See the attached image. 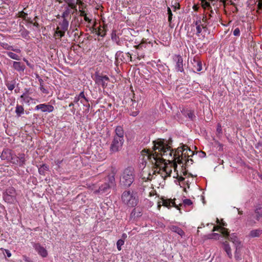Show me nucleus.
<instances>
[{
  "mask_svg": "<svg viewBox=\"0 0 262 262\" xmlns=\"http://www.w3.org/2000/svg\"><path fill=\"white\" fill-rule=\"evenodd\" d=\"M6 54L11 59L16 60H20L19 56L14 53H13L12 52H7Z\"/></svg>",
  "mask_w": 262,
  "mask_h": 262,
  "instance_id": "30",
  "label": "nucleus"
},
{
  "mask_svg": "<svg viewBox=\"0 0 262 262\" xmlns=\"http://www.w3.org/2000/svg\"><path fill=\"white\" fill-rule=\"evenodd\" d=\"M206 18L203 17L202 21L200 19L196 20L194 22L196 26V35L198 36H200L201 33L202 32V29H205L206 28V25L205 24Z\"/></svg>",
  "mask_w": 262,
  "mask_h": 262,
  "instance_id": "11",
  "label": "nucleus"
},
{
  "mask_svg": "<svg viewBox=\"0 0 262 262\" xmlns=\"http://www.w3.org/2000/svg\"><path fill=\"white\" fill-rule=\"evenodd\" d=\"M36 110H40L42 112L50 113L53 111L54 107L52 105L47 104H40L35 106Z\"/></svg>",
  "mask_w": 262,
  "mask_h": 262,
  "instance_id": "13",
  "label": "nucleus"
},
{
  "mask_svg": "<svg viewBox=\"0 0 262 262\" xmlns=\"http://www.w3.org/2000/svg\"><path fill=\"white\" fill-rule=\"evenodd\" d=\"M155 150L158 151H163L162 152L169 161H177L178 163H183L184 157L189 158L194 154L186 145H183L179 147L177 149L173 150L167 141L164 139H158L156 144Z\"/></svg>",
  "mask_w": 262,
  "mask_h": 262,
  "instance_id": "2",
  "label": "nucleus"
},
{
  "mask_svg": "<svg viewBox=\"0 0 262 262\" xmlns=\"http://www.w3.org/2000/svg\"><path fill=\"white\" fill-rule=\"evenodd\" d=\"M3 48L9 50L13 51L16 53H20L21 50L18 48H14L12 46H10L8 44H4Z\"/></svg>",
  "mask_w": 262,
  "mask_h": 262,
  "instance_id": "27",
  "label": "nucleus"
},
{
  "mask_svg": "<svg viewBox=\"0 0 262 262\" xmlns=\"http://www.w3.org/2000/svg\"><path fill=\"white\" fill-rule=\"evenodd\" d=\"M171 204H172V205L174 206L176 208H178V207L177 206L175 202H170L169 201L166 200H163V205L166 207L171 206Z\"/></svg>",
  "mask_w": 262,
  "mask_h": 262,
  "instance_id": "35",
  "label": "nucleus"
},
{
  "mask_svg": "<svg viewBox=\"0 0 262 262\" xmlns=\"http://www.w3.org/2000/svg\"><path fill=\"white\" fill-rule=\"evenodd\" d=\"M202 156L206 155V154L204 152H202Z\"/></svg>",
  "mask_w": 262,
  "mask_h": 262,
  "instance_id": "61",
  "label": "nucleus"
},
{
  "mask_svg": "<svg viewBox=\"0 0 262 262\" xmlns=\"http://www.w3.org/2000/svg\"><path fill=\"white\" fill-rule=\"evenodd\" d=\"M115 135L110 146V151L112 153L120 151L122 147L124 139V130L121 126H117L115 130Z\"/></svg>",
  "mask_w": 262,
  "mask_h": 262,
  "instance_id": "3",
  "label": "nucleus"
},
{
  "mask_svg": "<svg viewBox=\"0 0 262 262\" xmlns=\"http://www.w3.org/2000/svg\"><path fill=\"white\" fill-rule=\"evenodd\" d=\"M223 248L226 252L228 257L231 259L232 258L231 249L229 243L227 241L223 243Z\"/></svg>",
  "mask_w": 262,
  "mask_h": 262,
  "instance_id": "16",
  "label": "nucleus"
},
{
  "mask_svg": "<svg viewBox=\"0 0 262 262\" xmlns=\"http://www.w3.org/2000/svg\"><path fill=\"white\" fill-rule=\"evenodd\" d=\"M237 209L238 210V209ZM238 214H242L243 213L242 211H239V210H238Z\"/></svg>",
  "mask_w": 262,
  "mask_h": 262,
  "instance_id": "60",
  "label": "nucleus"
},
{
  "mask_svg": "<svg viewBox=\"0 0 262 262\" xmlns=\"http://www.w3.org/2000/svg\"><path fill=\"white\" fill-rule=\"evenodd\" d=\"M21 28L19 30V32L21 34V35L23 37L25 38H27L29 35V32L25 29L23 26H20Z\"/></svg>",
  "mask_w": 262,
  "mask_h": 262,
  "instance_id": "29",
  "label": "nucleus"
},
{
  "mask_svg": "<svg viewBox=\"0 0 262 262\" xmlns=\"http://www.w3.org/2000/svg\"><path fill=\"white\" fill-rule=\"evenodd\" d=\"M167 12H168V21L169 23H171V19H172V14L171 10H170V9L169 8H168Z\"/></svg>",
  "mask_w": 262,
  "mask_h": 262,
  "instance_id": "40",
  "label": "nucleus"
},
{
  "mask_svg": "<svg viewBox=\"0 0 262 262\" xmlns=\"http://www.w3.org/2000/svg\"><path fill=\"white\" fill-rule=\"evenodd\" d=\"M143 47H145L143 43H141L136 47L137 49H142Z\"/></svg>",
  "mask_w": 262,
  "mask_h": 262,
  "instance_id": "48",
  "label": "nucleus"
},
{
  "mask_svg": "<svg viewBox=\"0 0 262 262\" xmlns=\"http://www.w3.org/2000/svg\"><path fill=\"white\" fill-rule=\"evenodd\" d=\"M97 34L102 37L104 36L105 35V31L104 29H101V28H99L98 30Z\"/></svg>",
  "mask_w": 262,
  "mask_h": 262,
  "instance_id": "38",
  "label": "nucleus"
},
{
  "mask_svg": "<svg viewBox=\"0 0 262 262\" xmlns=\"http://www.w3.org/2000/svg\"><path fill=\"white\" fill-rule=\"evenodd\" d=\"M216 222L217 223H219V220L218 219H216Z\"/></svg>",
  "mask_w": 262,
  "mask_h": 262,
  "instance_id": "63",
  "label": "nucleus"
},
{
  "mask_svg": "<svg viewBox=\"0 0 262 262\" xmlns=\"http://www.w3.org/2000/svg\"><path fill=\"white\" fill-rule=\"evenodd\" d=\"M187 116H188V118L191 120H193L195 118V115H194V113L191 111H189L187 113Z\"/></svg>",
  "mask_w": 262,
  "mask_h": 262,
  "instance_id": "42",
  "label": "nucleus"
},
{
  "mask_svg": "<svg viewBox=\"0 0 262 262\" xmlns=\"http://www.w3.org/2000/svg\"><path fill=\"white\" fill-rule=\"evenodd\" d=\"M135 104H136V105H137V104L135 102L133 103L132 107L130 108L131 112L130 113V115L134 117L137 116L139 114V111L137 108H136L135 111H132V108H134L135 107V106H134Z\"/></svg>",
  "mask_w": 262,
  "mask_h": 262,
  "instance_id": "32",
  "label": "nucleus"
},
{
  "mask_svg": "<svg viewBox=\"0 0 262 262\" xmlns=\"http://www.w3.org/2000/svg\"><path fill=\"white\" fill-rule=\"evenodd\" d=\"M24 60L26 62L28 66H29L30 67H32L31 66L30 63L29 62V61H28L27 60H26V59H24Z\"/></svg>",
  "mask_w": 262,
  "mask_h": 262,
  "instance_id": "57",
  "label": "nucleus"
},
{
  "mask_svg": "<svg viewBox=\"0 0 262 262\" xmlns=\"http://www.w3.org/2000/svg\"><path fill=\"white\" fill-rule=\"evenodd\" d=\"M85 99V95L83 91L80 93L78 95L76 96L74 99V102L79 106L78 102L80 101L81 99Z\"/></svg>",
  "mask_w": 262,
  "mask_h": 262,
  "instance_id": "21",
  "label": "nucleus"
},
{
  "mask_svg": "<svg viewBox=\"0 0 262 262\" xmlns=\"http://www.w3.org/2000/svg\"><path fill=\"white\" fill-rule=\"evenodd\" d=\"M170 228L172 232L177 233L182 237L185 234L184 232L180 228L177 226H172Z\"/></svg>",
  "mask_w": 262,
  "mask_h": 262,
  "instance_id": "20",
  "label": "nucleus"
},
{
  "mask_svg": "<svg viewBox=\"0 0 262 262\" xmlns=\"http://www.w3.org/2000/svg\"><path fill=\"white\" fill-rule=\"evenodd\" d=\"M109 80L108 77L105 76L97 75L96 76V82L98 84L102 85L103 88H105L107 86V81Z\"/></svg>",
  "mask_w": 262,
  "mask_h": 262,
  "instance_id": "14",
  "label": "nucleus"
},
{
  "mask_svg": "<svg viewBox=\"0 0 262 262\" xmlns=\"http://www.w3.org/2000/svg\"><path fill=\"white\" fill-rule=\"evenodd\" d=\"M73 12H72V10H71V8H69V7H66L65 8L64 11L63 12L62 14V17L66 19L67 17H68L71 13H73Z\"/></svg>",
  "mask_w": 262,
  "mask_h": 262,
  "instance_id": "26",
  "label": "nucleus"
},
{
  "mask_svg": "<svg viewBox=\"0 0 262 262\" xmlns=\"http://www.w3.org/2000/svg\"><path fill=\"white\" fill-rule=\"evenodd\" d=\"M84 19L85 21H88L89 23H91L92 20L91 19L87 17L86 15H84Z\"/></svg>",
  "mask_w": 262,
  "mask_h": 262,
  "instance_id": "51",
  "label": "nucleus"
},
{
  "mask_svg": "<svg viewBox=\"0 0 262 262\" xmlns=\"http://www.w3.org/2000/svg\"><path fill=\"white\" fill-rule=\"evenodd\" d=\"M261 234L262 230L260 229H257L251 230L249 234V236L250 237L254 238L259 237Z\"/></svg>",
  "mask_w": 262,
  "mask_h": 262,
  "instance_id": "19",
  "label": "nucleus"
},
{
  "mask_svg": "<svg viewBox=\"0 0 262 262\" xmlns=\"http://www.w3.org/2000/svg\"><path fill=\"white\" fill-rule=\"evenodd\" d=\"M15 113L17 116L19 117L24 113V109L23 106L17 105L16 106Z\"/></svg>",
  "mask_w": 262,
  "mask_h": 262,
  "instance_id": "28",
  "label": "nucleus"
},
{
  "mask_svg": "<svg viewBox=\"0 0 262 262\" xmlns=\"http://www.w3.org/2000/svg\"><path fill=\"white\" fill-rule=\"evenodd\" d=\"M222 226H216V227H223V228H224V226H226V223H222ZM214 227H215V226H214L213 227V229H214Z\"/></svg>",
  "mask_w": 262,
  "mask_h": 262,
  "instance_id": "56",
  "label": "nucleus"
},
{
  "mask_svg": "<svg viewBox=\"0 0 262 262\" xmlns=\"http://www.w3.org/2000/svg\"><path fill=\"white\" fill-rule=\"evenodd\" d=\"M1 158L2 159H6L8 160H11L12 163L20 166L25 164L26 161L24 154H21L18 157L16 156H13L9 150H4L2 153Z\"/></svg>",
  "mask_w": 262,
  "mask_h": 262,
  "instance_id": "6",
  "label": "nucleus"
},
{
  "mask_svg": "<svg viewBox=\"0 0 262 262\" xmlns=\"http://www.w3.org/2000/svg\"><path fill=\"white\" fill-rule=\"evenodd\" d=\"M124 244V241L123 239H119L117 242V247L118 250H121V246Z\"/></svg>",
  "mask_w": 262,
  "mask_h": 262,
  "instance_id": "37",
  "label": "nucleus"
},
{
  "mask_svg": "<svg viewBox=\"0 0 262 262\" xmlns=\"http://www.w3.org/2000/svg\"><path fill=\"white\" fill-rule=\"evenodd\" d=\"M25 260L27 262H31L30 260L28 258H25Z\"/></svg>",
  "mask_w": 262,
  "mask_h": 262,
  "instance_id": "58",
  "label": "nucleus"
},
{
  "mask_svg": "<svg viewBox=\"0 0 262 262\" xmlns=\"http://www.w3.org/2000/svg\"><path fill=\"white\" fill-rule=\"evenodd\" d=\"M105 182L101 186L99 187V189L96 191V192H99L101 193L107 192L110 189L115 185V177L113 174H110L106 178Z\"/></svg>",
  "mask_w": 262,
  "mask_h": 262,
  "instance_id": "7",
  "label": "nucleus"
},
{
  "mask_svg": "<svg viewBox=\"0 0 262 262\" xmlns=\"http://www.w3.org/2000/svg\"><path fill=\"white\" fill-rule=\"evenodd\" d=\"M258 8L259 9H262V3H258L257 5Z\"/></svg>",
  "mask_w": 262,
  "mask_h": 262,
  "instance_id": "54",
  "label": "nucleus"
},
{
  "mask_svg": "<svg viewBox=\"0 0 262 262\" xmlns=\"http://www.w3.org/2000/svg\"><path fill=\"white\" fill-rule=\"evenodd\" d=\"M74 104H75L74 101L73 102H71L69 104V107H73V108L71 110V112L74 114L76 111V109L74 107Z\"/></svg>",
  "mask_w": 262,
  "mask_h": 262,
  "instance_id": "47",
  "label": "nucleus"
},
{
  "mask_svg": "<svg viewBox=\"0 0 262 262\" xmlns=\"http://www.w3.org/2000/svg\"><path fill=\"white\" fill-rule=\"evenodd\" d=\"M157 141H153V151L150 152L149 150L143 149L142 151V154L143 156V160L145 161V165L146 164V160H148L151 163L152 165L156 166V168H159V170L158 173L160 174L161 177L165 178L170 176L172 172V167L174 170L177 167V161H169L167 158L163 155V151L158 152V150H155L156 144Z\"/></svg>",
  "mask_w": 262,
  "mask_h": 262,
  "instance_id": "1",
  "label": "nucleus"
},
{
  "mask_svg": "<svg viewBox=\"0 0 262 262\" xmlns=\"http://www.w3.org/2000/svg\"><path fill=\"white\" fill-rule=\"evenodd\" d=\"M6 254H7V256L8 257H11V252H10V251H9L8 250H6Z\"/></svg>",
  "mask_w": 262,
  "mask_h": 262,
  "instance_id": "52",
  "label": "nucleus"
},
{
  "mask_svg": "<svg viewBox=\"0 0 262 262\" xmlns=\"http://www.w3.org/2000/svg\"><path fill=\"white\" fill-rule=\"evenodd\" d=\"M135 179L134 169L132 167L126 168L124 170L120 177V184L124 187H129Z\"/></svg>",
  "mask_w": 262,
  "mask_h": 262,
  "instance_id": "5",
  "label": "nucleus"
},
{
  "mask_svg": "<svg viewBox=\"0 0 262 262\" xmlns=\"http://www.w3.org/2000/svg\"><path fill=\"white\" fill-rule=\"evenodd\" d=\"M212 231H219L220 233H221V234L224 237H225L226 238H227L230 242H231L233 244V245L236 243H237L239 241H240L238 238L236 236V235L234 233L231 234L230 235H229V233L228 231V229L225 228L214 227Z\"/></svg>",
  "mask_w": 262,
  "mask_h": 262,
  "instance_id": "8",
  "label": "nucleus"
},
{
  "mask_svg": "<svg viewBox=\"0 0 262 262\" xmlns=\"http://www.w3.org/2000/svg\"><path fill=\"white\" fill-rule=\"evenodd\" d=\"M192 64H193V68L196 71L200 72L202 70V62L200 60L196 59L195 58H194L193 59Z\"/></svg>",
  "mask_w": 262,
  "mask_h": 262,
  "instance_id": "18",
  "label": "nucleus"
},
{
  "mask_svg": "<svg viewBox=\"0 0 262 262\" xmlns=\"http://www.w3.org/2000/svg\"><path fill=\"white\" fill-rule=\"evenodd\" d=\"M173 59L176 64L175 66V69L178 72H184V64L182 57L180 55H175Z\"/></svg>",
  "mask_w": 262,
  "mask_h": 262,
  "instance_id": "12",
  "label": "nucleus"
},
{
  "mask_svg": "<svg viewBox=\"0 0 262 262\" xmlns=\"http://www.w3.org/2000/svg\"><path fill=\"white\" fill-rule=\"evenodd\" d=\"M49 170V166L46 164H42L38 168V172L40 174L45 175L46 171Z\"/></svg>",
  "mask_w": 262,
  "mask_h": 262,
  "instance_id": "25",
  "label": "nucleus"
},
{
  "mask_svg": "<svg viewBox=\"0 0 262 262\" xmlns=\"http://www.w3.org/2000/svg\"><path fill=\"white\" fill-rule=\"evenodd\" d=\"M202 3H203V6H204V7H208L210 6V3L208 2H202Z\"/></svg>",
  "mask_w": 262,
  "mask_h": 262,
  "instance_id": "49",
  "label": "nucleus"
},
{
  "mask_svg": "<svg viewBox=\"0 0 262 262\" xmlns=\"http://www.w3.org/2000/svg\"><path fill=\"white\" fill-rule=\"evenodd\" d=\"M235 250H241L243 247V245L241 241H239L237 243H236L234 244Z\"/></svg>",
  "mask_w": 262,
  "mask_h": 262,
  "instance_id": "39",
  "label": "nucleus"
},
{
  "mask_svg": "<svg viewBox=\"0 0 262 262\" xmlns=\"http://www.w3.org/2000/svg\"><path fill=\"white\" fill-rule=\"evenodd\" d=\"M233 34L235 36H239L240 35V30L238 28H236L233 32Z\"/></svg>",
  "mask_w": 262,
  "mask_h": 262,
  "instance_id": "44",
  "label": "nucleus"
},
{
  "mask_svg": "<svg viewBox=\"0 0 262 262\" xmlns=\"http://www.w3.org/2000/svg\"><path fill=\"white\" fill-rule=\"evenodd\" d=\"M172 8H173V10L176 11L177 9H180V5L179 4H177L176 5L173 6Z\"/></svg>",
  "mask_w": 262,
  "mask_h": 262,
  "instance_id": "50",
  "label": "nucleus"
},
{
  "mask_svg": "<svg viewBox=\"0 0 262 262\" xmlns=\"http://www.w3.org/2000/svg\"><path fill=\"white\" fill-rule=\"evenodd\" d=\"M80 103H82L84 106H88V107H90V104H88V105H87L86 104V103L88 102V99L85 97V99H81L80 100Z\"/></svg>",
  "mask_w": 262,
  "mask_h": 262,
  "instance_id": "41",
  "label": "nucleus"
},
{
  "mask_svg": "<svg viewBox=\"0 0 262 262\" xmlns=\"http://www.w3.org/2000/svg\"><path fill=\"white\" fill-rule=\"evenodd\" d=\"M202 156L206 155V154L204 152H202Z\"/></svg>",
  "mask_w": 262,
  "mask_h": 262,
  "instance_id": "62",
  "label": "nucleus"
},
{
  "mask_svg": "<svg viewBox=\"0 0 262 262\" xmlns=\"http://www.w3.org/2000/svg\"><path fill=\"white\" fill-rule=\"evenodd\" d=\"M35 250L37 253L43 257H46L48 255V252L46 249L41 246L39 244H35L33 246Z\"/></svg>",
  "mask_w": 262,
  "mask_h": 262,
  "instance_id": "15",
  "label": "nucleus"
},
{
  "mask_svg": "<svg viewBox=\"0 0 262 262\" xmlns=\"http://www.w3.org/2000/svg\"><path fill=\"white\" fill-rule=\"evenodd\" d=\"M184 191H185V192L186 191V188H185L184 189Z\"/></svg>",
  "mask_w": 262,
  "mask_h": 262,
  "instance_id": "64",
  "label": "nucleus"
},
{
  "mask_svg": "<svg viewBox=\"0 0 262 262\" xmlns=\"http://www.w3.org/2000/svg\"><path fill=\"white\" fill-rule=\"evenodd\" d=\"M20 98L27 103H29L30 100H32V99L28 96L26 93H23V95L20 96Z\"/></svg>",
  "mask_w": 262,
  "mask_h": 262,
  "instance_id": "33",
  "label": "nucleus"
},
{
  "mask_svg": "<svg viewBox=\"0 0 262 262\" xmlns=\"http://www.w3.org/2000/svg\"><path fill=\"white\" fill-rule=\"evenodd\" d=\"M156 172L155 170L153 172L152 170L150 169L149 166H144L141 172L142 179L146 181L147 180H151L152 179L153 174Z\"/></svg>",
  "mask_w": 262,
  "mask_h": 262,
  "instance_id": "10",
  "label": "nucleus"
},
{
  "mask_svg": "<svg viewBox=\"0 0 262 262\" xmlns=\"http://www.w3.org/2000/svg\"><path fill=\"white\" fill-rule=\"evenodd\" d=\"M80 11V16H82L84 17V15H86V14L85 13L84 11Z\"/></svg>",
  "mask_w": 262,
  "mask_h": 262,
  "instance_id": "55",
  "label": "nucleus"
},
{
  "mask_svg": "<svg viewBox=\"0 0 262 262\" xmlns=\"http://www.w3.org/2000/svg\"><path fill=\"white\" fill-rule=\"evenodd\" d=\"M184 180V178L181 177L180 178H179V181H183Z\"/></svg>",
  "mask_w": 262,
  "mask_h": 262,
  "instance_id": "59",
  "label": "nucleus"
},
{
  "mask_svg": "<svg viewBox=\"0 0 262 262\" xmlns=\"http://www.w3.org/2000/svg\"><path fill=\"white\" fill-rule=\"evenodd\" d=\"M221 131H222V128H221V125H218L217 128V132L219 133H220L221 132Z\"/></svg>",
  "mask_w": 262,
  "mask_h": 262,
  "instance_id": "53",
  "label": "nucleus"
},
{
  "mask_svg": "<svg viewBox=\"0 0 262 262\" xmlns=\"http://www.w3.org/2000/svg\"><path fill=\"white\" fill-rule=\"evenodd\" d=\"M13 67L15 70L19 72H24L25 69V66L20 62L13 61Z\"/></svg>",
  "mask_w": 262,
  "mask_h": 262,
  "instance_id": "17",
  "label": "nucleus"
},
{
  "mask_svg": "<svg viewBox=\"0 0 262 262\" xmlns=\"http://www.w3.org/2000/svg\"><path fill=\"white\" fill-rule=\"evenodd\" d=\"M220 236V234L216 233L209 234L207 235L208 238L215 239H219Z\"/></svg>",
  "mask_w": 262,
  "mask_h": 262,
  "instance_id": "34",
  "label": "nucleus"
},
{
  "mask_svg": "<svg viewBox=\"0 0 262 262\" xmlns=\"http://www.w3.org/2000/svg\"><path fill=\"white\" fill-rule=\"evenodd\" d=\"M183 203L185 205L189 206L192 204V202L190 199H186L183 201Z\"/></svg>",
  "mask_w": 262,
  "mask_h": 262,
  "instance_id": "43",
  "label": "nucleus"
},
{
  "mask_svg": "<svg viewBox=\"0 0 262 262\" xmlns=\"http://www.w3.org/2000/svg\"><path fill=\"white\" fill-rule=\"evenodd\" d=\"M18 17L23 18L25 20H26L27 22H29L30 23H32V20H31V19L28 18V14L24 12L23 11L18 12Z\"/></svg>",
  "mask_w": 262,
  "mask_h": 262,
  "instance_id": "24",
  "label": "nucleus"
},
{
  "mask_svg": "<svg viewBox=\"0 0 262 262\" xmlns=\"http://www.w3.org/2000/svg\"><path fill=\"white\" fill-rule=\"evenodd\" d=\"M69 22L67 19L63 18V20L59 23V26L57 27L54 34V36L58 38H61L64 35L65 32L68 30Z\"/></svg>",
  "mask_w": 262,
  "mask_h": 262,
  "instance_id": "9",
  "label": "nucleus"
},
{
  "mask_svg": "<svg viewBox=\"0 0 262 262\" xmlns=\"http://www.w3.org/2000/svg\"><path fill=\"white\" fill-rule=\"evenodd\" d=\"M67 7H69V8H71V10L72 9H75V10H77L76 9V5L74 3H69L68 6Z\"/></svg>",
  "mask_w": 262,
  "mask_h": 262,
  "instance_id": "46",
  "label": "nucleus"
},
{
  "mask_svg": "<svg viewBox=\"0 0 262 262\" xmlns=\"http://www.w3.org/2000/svg\"><path fill=\"white\" fill-rule=\"evenodd\" d=\"M192 162H193V161L191 159H189V158H187V157L185 158L184 157V159H183V163H179V164H185V166L187 167V166H188L190 165L191 164H192Z\"/></svg>",
  "mask_w": 262,
  "mask_h": 262,
  "instance_id": "31",
  "label": "nucleus"
},
{
  "mask_svg": "<svg viewBox=\"0 0 262 262\" xmlns=\"http://www.w3.org/2000/svg\"><path fill=\"white\" fill-rule=\"evenodd\" d=\"M241 250H235L234 252V257L236 260H239L242 259L241 257Z\"/></svg>",
  "mask_w": 262,
  "mask_h": 262,
  "instance_id": "36",
  "label": "nucleus"
},
{
  "mask_svg": "<svg viewBox=\"0 0 262 262\" xmlns=\"http://www.w3.org/2000/svg\"><path fill=\"white\" fill-rule=\"evenodd\" d=\"M255 214L257 221H259L262 218V205L256 209Z\"/></svg>",
  "mask_w": 262,
  "mask_h": 262,
  "instance_id": "23",
  "label": "nucleus"
},
{
  "mask_svg": "<svg viewBox=\"0 0 262 262\" xmlns=\"http://www.w3.org/2000/svg\"><path fill=\"white\" fill-rule=\"evenodd\" d=\"M121 200L124 204L128 207H135L138 202L136 193L133 191H124L121 195Z\"/></svg>",
  "mask_w": 262,
  "mask_h": 262,
  "instance_id": "4",
  "label": "nucleus"
},
{
  "mask_svg": "<svg viewBox=\"0 0 262 262\" xmlns=\"http://www.w3.org/2000/svg\"><path fill=\"white\" fill-rule=\"evenodd\" d=\"M36 78H37L38 79V81L39 82V85H40L39 89H40V91L43 93L47 94L48 93L47 90L46 89H45L43 87V80L41 78H40L38 74L36 75Z\"/></svg>",
  "mask_w": 262,
  "mask_h": 262,
  "instance_id": "22",
  "label": "nucleus"
},
{
  "mask_svg": "<svg viewBox=\"0 0 262 262\" xmlns=\"http://www.w3.org/2000/svg\"><path fill=\"white\" fill-rule=\"evenodd\" d=\"M7 86L8 90L10 91L13 90L15 88L14 84L12 83H8L7 84Z\"/></svg>",
  "mask_w": 262,
  "mask_h": 262,
  "instance_id": "45",
  "label": "nucleus"
}]
</instances>
